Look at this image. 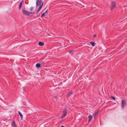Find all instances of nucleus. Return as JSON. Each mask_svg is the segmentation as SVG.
<instances>
[{"mask_svg":"<svg viewBox=\"0 0 127 127\" xmlns=\"http://www.w3.org/2000/svg\"><path fill=\"white\" fill-rule=\"evenodd\" d=\"M40 64H44V62L43 61H41L40 62Z\"/></svg>","mask_w":127,"mask_h":127,"instance_id":"obj_20","label":"nucleus"},{"mask_svg":"<svg viewBox=\"0 0 127 127\" xmlns=\"http://www.w3.org/2000/svg\"><path fill=\"white\" fill-rule=\"evenodd\" d=\"M11 125H12L13 127H17L14 121L12 122Z\"/></svg>","mask_w":127,"mask_h":127,"instance_id":"obj_6","label":"nucleus"},{"mask_svg":"<svg viewBox=\"0 0 127 127\" xmlns=\"http://www.w3.org/2000/svg\"><path fill=\"white\" fill-rule=\"evenodd\" d=\"M33 7H31L30 8V10L31 11H32V10L33 9Z\"/></svg>","mask_w":127,"mask_h":127,"instance_id":"obj_19","label":"nucleus"},{"mask_svg":"<svg viewBox=\"0 0 127 127\" xmlns=\"http://www.w3.org/2000/svg\"><path fill=\"white\" fill-rule=\"evenodd\" d=\"M22 1H21L20 3L19 6V9H20L22 5Z\"/></svg>","mask_w":127,"mask_h":127,"instance_id":"obj_10","label":"nucleus"},{"mask_svg":"<svg viewBox=\"0 0 127 127\" xmlns=\"http://www.w3.org/2000/svg\"><path fill=\"white\" fill-rule=\"evenodd\" d=\"M29 14H34L35 13V12H29Z\"/></svg>","mask_w":127,"mask_h":127,"instance_id":"obj_18","label":"nucleus"},{"mask_svg":"<svg viewBox=\"0 0 127 127\" xmlns=\"http://www.w3.org/2000/svg\"><path fill=\"white\" fill-rule=\"evenodd\" d=\"M42 6H43V4H42L40 6H39V8H38L37 10L36 13H37L38 12V11H40V10L41 9V8Z\"/></svg>","mask_w":127,"mask_h":127,"instance_id":"obj_9","label":"nucleus"},{"mask_svg":"<svg viewBox=\"0 0 127 127\" xmlns=\"http://www.w3.org/2000/svg\"><path fill=\"white\" fill-rule=\"evenodd\" d=\"M40 66V64L38 63H37L36 65V66L38 68Z\"/></svg>","mask_w":127,"mask_h":127,"instance_id":"obj_13","label":"nucleus"},{"mask_svg":"<svg viewBox=\"0 0 127 127\" xmlns=\"http://www.w3.org/2000/svg\"><path fill=\"white\" fill-rule=\"evenodd\" d=\"M18 113L19 114L21 118L22 119L23 117V116L22 114L19 111H18Z\"/></svg>","mask_w":127,"mask_h":127,"instance_id":"obj_12","label":"nucleus"},{"mask_svg":"<svg viewBox=\"0 0 127 127\" xmlns=\"http://www.w3.org/2000/svg\"><path fill=\"white\" fill-rule=\"evenodd\" d=\"M45 15V13L43 12L41 15V18H42L43 16Z\"/></svg>","mask_w":127,"mask_h":127,"instance_id":"obj_17","label":"nucleus"},{"mask_svg":"<svg viewBox=\"0 0 127 127\" xmlns=\"http://www.w3.org/2000/svg\"><path fill=\"white\" fill-rule=\"evenodd\" d=\"M43 5V3L42 2V1L41 0H37L36 2V6H40L42 4Z\"/></svg>","mask_w":127,"mask_h":127,"instance_id":"obj_1","label":"nucleus"},{"mask_svg":"<svg viewBox=\"0 0 127 127\" xmlns=\"http://www.w3.org/2000/svg\"><path fill=\"white\" fill-rule=\"evenodd\" d=\"M88 122H90L92 118V116L91 115H90L88 117Z\"/></svg>","mask_w":127,"mask_h":127,"instance_id":"obj_7","label":"nucleus"},{"mask_svg":"<svg viewBox=\"0 0 127 127\" xmlns=\"http://www.w3.org/2000/svg\"><path fill=\"white\" fill-rule=\"evenodd\" d=\"M111 97L112 99H113L114 100H115V97L114 96H111Z\"/></svg>","mask_w":127,"mask_h":127,"instance_id":"obj_16","label":"nucleus"},{"mask_svg":"<svg viewBox=\"0 0 127 127\" xmlns=\"http://www.w3.org/2000/svg\"><path fill=\"white\" fill-rule=\"evenodd\" d=\"M99 111V110L97 111L96 112H95L93 114V116L94 118H95L96 117V116L98 114Z\"/></svg>","mask_w":127,"mask_h":127,"instance_id":"obj_4","label":"nucleus"},{"mask_svg":"<svg viewBox=\"0 0 127 127\" xmlns=\"http://www.w3.org/2000/svg\"><path fill=\"white\" fill-rule=\"evenodd\" d=\"M124 100L123 99H122V108L123 109L124 108Z\"/></svg>","mask_w":127,"mask_h":127,"instance_id":"obj_5","label":"nucleus"},{"mask_svg":"<svg viewBox=\"0 0 127 127\" xmlns=\"http://www.w3.org/2000/svg\"><path fill=\"white\" fill-rule=\"evenodd\" d=\"M72 94V92L70 91L68 93V95H67V96L69 95H71V94Z\"/></svg>","mask_w":127,"mask_h":127,"instance_id":"obj_15","label":"nucleus"},{"mask_svg":"<svg viewBox=\"0 0 127 127\" xmlns=\"http://www.w3.org/2000/svg\"><path fill=\"white\" fill-rule=\"evenodd\" d=\"M61 127H65L64 126H61Z\"/></svg>","mask_w":127,"mask_h":127,"instance_id":"obj_23","label":"nucleus"},{"mask_svg":"<svg viewBox=\"0 0 127 127\" xmlns=\"http://www.w3.org/2000/svg\"><path fill=\"white\" fill-rule=\"evenodd\" d=\"M95 36H96V35H94V37H95Z\"/></svg>","mask_w":127,"mask_h":127,"instance_id":"obj_24","label":"nucleus"},{"mask_svg":"<svg viewBox=\"0 0 127 127\" xmlns=\"http://www.w3.org/2000/svg\"><path fill=\"white\" fill-rule=\"evenodd\" d=\"M22 11L24 14L27 16L29 15V11L24 10H23Z\"/></svg>","mask_w":127,"mask_h":127,"instance_id":"obj_2","label":"nucleus"},{"mask_svg":"<svg viewBox=\"0 0 127 127\" xmlns=\"http://www.w3.org/2000/svg\"><path fill=\"white\" fill-rule=\"evenodd\" d=\"M111 9L112 10L116 6L115 3L114 1H112L111 3Z\"/></svg>","mask_w":127,"mask_h":127,"instance_id":"obj_3","label":"nucleus"},{"mask_svg":"<svg viewBox=\"0 0 127 127\" xmlns=\"http://www.w3.org/2000/svg\"><path fill=\"white\" fill-rule=\"evenodd\" d=\"M73 50H70L69 51V53H71V52H72L73 51Z\"/></svg>","mask_w":127,"mask_h":127,"instance_id":"obj_22","label":"nucleus"},{"mask_svg":"<svg viewBox=\"0 0 127 127\" xmlns=\"http://www.w3.org/2000/svg\"><path fill=\"white\" fill-rule=\"evenodd\" d=\"M48 12V10H47L45 11L44 13H47Z\"/></svg>","mask_w":127,"mask_h":127,"instance_id":"obj_21","label":"nucleus"},{"mask_svg":"<svg viewBox=\"0 0 127 127\" xmlns=\"http://www.w3.org/2000/svg\"><path fill=\"white\" fill-rule=\"evenodd\" d=\"M66 112H65L62 115V118L64 117L66 115Z\"/></svg>","mask_w":127,"mask_h":127,"instance_id":"obj_14","label":"nucleus"},{"mask_svg":"<svg viewBox=\"0 0 127 127\" xmlns=\"http://www.w3.org/2000/svg\"><path fill=\"white\" fill-rule=\"evenodd\" d=\"M90 43L93 46H94L95 45V43L94 42H90Z\"/></svg>","mask_w":127,"mask_h":127,"instance_id":"obj_11","label":"nucleus"},{"mask_svg":"<svg viewBox=\"0 0 127 127\" xmlns=\"http://www.w3.org/2000/svg\"><path fill=\"white\" fill-rule=\"evenodd\" d=\"M38 45L40 46H42L44 45V43L42 42H39L38 43Z\"/></svg>","mask_w":127,"mask_h":127,"instance_id":"obj_8","label":"nucleus"}]
</instances>
